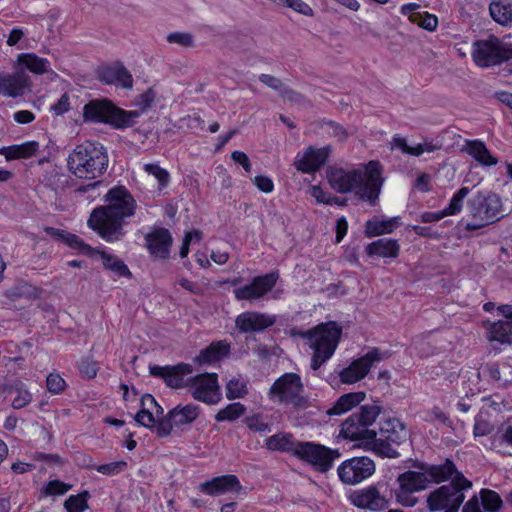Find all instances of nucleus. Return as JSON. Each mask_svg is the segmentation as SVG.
Returning a JSON list of instances; mask_svg holds the SVG:
<instances>
[{
    "instance_id": "f257e3e1",
    "label": "nucleus",
    "mask_w": 512,
    "mask_h": 512,
    "mask_svg": "<svg viewBox=\"0 0 512 512\" xmlns=\"http://www.w3.org/2000/svg\"><path fill=\"white\" fill-rule=\"evenodd\" d=\"M327 177L335 191L353 192L371 203L378 198L382 186L381 165L376 161H370L363 169H330Z\"/></svg>"
},
{
    "instance_id": "f03ea898",
    "label": "nucleus",
    "mask_w": 512,
    "mask_h": 512,
    "mask_svg": "<svg viewBox=\"0 0 512 512\" xmlns=\"http://www.w3.org/2000/svg\"><path fill=\"white\" fill-rule=\"evenodd\" d=\"M108 155L103 145L86 141L77 145L67 158L68 170L77 178L92 180L107 169Z\"/></svg>"
},
{
    "instance_id": "7ed1b4c3",
    "label": "nucleus",
    "mask_w": 512,
    "mask_h": 512,
    "mask_svg": "<svg viewBox=\"0 0 512 512\" xmlns=\"http://www.w3.org/2000/svg\"><path fill=\"white\" fill-rule=\"evenodd\" d=\"M447 480H451V483L442 485L427 495L426 504L430 512L458 511L465 499L464 491L472 487L471 481L455 467Z\"/></svg>"
},
{
    "instance_id": "20e7f679",
    "label": "nucleus",
    "mask_w": 512,
    "mask_h": 512,
    "mask_svg": "<svg viewBox=\"0 0 512 512\" xmlns=\"http://www.w3.org/2000/svg\"><path fill=\"white\" fill-rule=\"evenodd\" d=\"M105 199L107 205L94 209L87 224H117L135 212V200L123 186L110 189Z\"/></svg>"
},
{
    "instance_id": "39448f33",
    "label": "nucleus",
    "mask_w": 512,
    "mask_h": 512,
    "mask_svg": "<svg viewBox=\"0 0 512 512\" xmlns=\"http://www.w3.org/2000/svg\"><path fill=\"white\" fill-rule=\"evenodd\" d=\"M342 335V327L334 322L317 325L307 332L310 347L313 349L311 368L317 370L335 353Z\"/></svg>"
},
{
    "instance_id": "423d86ee",
    "label": "nucleus",
    "mask_w": 512,
    "mask_h": 512,
    "mask_svg": "<svg viewBox=\"0 0 512 512\" xmlns=\"http://www.w3.org/2000/svg\"><path fill=\"white\" fill-rule=\"evenodd\" d=\"M83 120L88 123H105L116 129L131 126L139 117L137 111H125L109 100H92L83 107Z\"/></svg>"
},
{
    "instance_id": "0eeeda50",
    "label": "nucleus",
    "mask_w": 512,
    "mask_h": 512,
    "mask_svg": "<svg viewBox=\"0 0 512 512\" xmlns=\"http://www.w3.org/2000/svg\"><path fill=\"white\" fill-rule=\"evenodd\" d=\"M268 397L273 402L287 406L304 408L309 404V398L301 377L296 373H285L270 387Z\"/></svg>"
},
{
    "instance_id": "6e6552de",
    "label": "nucleus",
    "mask_w": 512,
    "mask_h": 512,
    "mask_svg": "<svg viewBox=\"0 0 512 512\" xmlns=\"http://www.w3.org/2000/svg\"><path fill=\"white\" fill-rule=\"evenodd\" d=\"M454 471L453 462L441 465H423L419 470H408L398 475L397 484H403L415 493L425 490L430 483L446 481Z\"/></svg>"
},
{
    "instance_id": "1a4fd4ad",
    "label": "nucleus",
    "mask_w": 512,
    "mask_h": 512,
    "mask_svg": "<svg viewBox=\"0 0 512 512\" xmlns=\"http://www.w3.org/2000/svg\"><path fill=\"white\" fill-rule=\"evenodd\" d=\"M472 58L475 64L486 68L501 64L512 58V46L502 42L497 37L478 40L472 46Z\"/></svg>"
},
{
    "instance_id": "9d476101",
    "label": "nucleus",
    "mask_w": 512,
    "mask_h": 512,
    "mask_svg": "<svg viewBox=\"0 0 512 512\" xmlns=\"http://www.w3.org/2000/svg\"><path fill=\"white\" fill-rule=\"evenodd\" d=\"M340 433L345 439L358 441L360 447L377 455H389L391 452L388 446L377 442L374 429L366 427L351 416L342 423Z\"/></svg>"
},
{
    "instance_id": "9b49d317",
    "label": "nucleus",
    "mask_w": 512,
    "mask_h": 512,
    "mask_svg": "<svg viewBox=\"0 0 512 512\" xmlns=\"http://www.w3.org/2000/svg\"><path fill=\"white\" fill-rule=\"evenodd\" d=\"M296 457L311 464L319 472L329 471L334 461L340 457L337 449L333 450L314 442H300L296 450Z\"/></svg>"
},
{
    "instance_id": "f8f14e48",
    "label": "nucleus",
    "mask_w": 512,
    "mask_h": 512,
    "mask_svg": "<svg viewBox=\"0 0 512 512\" xmlns=\"http://www.w3.org/2000/svg\"><path fill=\"white\" fill-rule=\"evenodd\" d=\"M376 470L374 461L367 457H352L343 461L337 468L341 482L356 485L370 478Z\"/></svg>"
},
{
    "instance_id": "ddd939ff",
    "label": "nucleus",
    "mask_w": 512,
    "mask_h": 512,
    "mask_svg": "<svg viewBox=\"0 0 512 512\" xmlns=\"http://www.w3.org/2000/svg\"><path fill=\"white\" fill-rule=\"evenodd\" d=\"M200 414V407L193 403L177 405L157 425V434L168 436L174 428L180 429L190 425Z\"/></svg>"
},
{
    "instance_id": "4468645a",
    "label": "nucleus",
    "mask_w": 512,
    "mask_h": 512,
    "mask_svg": "<svg viewBox=\"0 0 512 512\" xmlns=\"http://www.w3.org/2000/svg\"><path fill=\"white\" fill-rule=\"evenodd\" d=\"M188 392L200 402L213 405L221 400L218 377L215 373H204L192 376Z\"/></svg>"
},
{
    "instance_id": "2eb2a0df",
    "label": "nucleus",
    "mask_w": 512,
    "mask_h": 512,
    "mask_svg": "<svg viewBox=\"0 0 512 512\" xmlns=\"http://www.w3.org/2000/svg\"><path fill=\"white\" fill-rule=\"evenodd\" d=\"M383 485H370L355 491L351 496V503L362 509L381 511L386 509L390 500L385 494Z\"/></svg>"
},
{
    "instance_id": "dca6fc26",
    "label": "nucleus",
    "mask_w": 512,
    "mask_h": 512,
    "mask_svg": "<svg viewBox=\"0 0 512 512\" xmlns=\"http://www.w3.org/2000/svg\"><path fill=\"white\" fill-rule=\"evenodd\" d=\"M382 357L377 349L368 351L365 355L353 360L347 367L339 372V378L344 384H355L366 377L371 367L381 361Z\"/></svg>"
},
{
    "instance_id": "f3484780",
    "label": "nucleus",
    "mask_w": 512,
    "mask_h": 512,
    "mask_svg": "<svg viewBox=\"0 0 512 512\" xmlns=\"http://www.w3.org/2000/svg\"><path fill=\"white\" fill-rule=\"evenodd\" d=\"M408 437V431L405 425L396 418H388L380 422L379 433L376 432L377 442L388 446L391 450L389 455L382 457L395 458L398 452L392 447V444L399 445Z\"/></svg>"
},
{
    "instance_id": "a211bd4d",
    "label": "nucleus",
    "mask_w": 512,
    "mask_h": 512,
    "mask_svg": "<svg viewBox=\"0 0 512 512\" xmlns=\"http://www.w3.org/2000/svg\"><path fill=\"white\" fill-rule=\"evenodd\" d=\"M193 369L189 364L181 363L176 366H151L150 374L161 377L171 388H189Z\"/></svg>"
},
{
    "instance_id": "6ab92c4d",
    "label": "nucleus",
    "mask_w": 512,
    "mask_h": 512,
    "mask_svg": "<svg viewBox=\"0 0 512 512\" xmlns=\"http://www.w3.org/2000/svg\"><path fill=\"white\" fill-rule=\"evenodd\" d=\"M145 248L150 256L158 260L170 258L173 237L168 229L154 227L150 232L145 233Z\"/></svg>"
},
{
    "instance_id": "aec40b11",
    "label": "nucleus",
    "mask_w": 512,
    "mask_h": 512,
    "mask_svg": "<svg viewBox=\"0 0 512 512\" xmlns=\"http://www.w3.org/2000/svg\"><path fill=\"white\" fill-rule=\"evenodd\" d=\"M97 77L102 83L113 85L117 88L131 89L133 87L131 73L120 62L99 67Z\"/></svg>"
},
{
    "instance_id": "412c9836",
    "label": "nucleus",
    "mask_w": 512,
    "mask_h": 512,
    "mask_svg": "<svg viewBox=\"0 0 512 512\" xmlns=\"http://www.w3.org/2000/svg\"><path fill=\"white\" fill-rule=\"evenodd\" d=\"M330 147H308L304 152L298 153L294 165L303 173H311L320 169L328 159Z\"/></svg>"
},
{
    "instance_id": "4be33fe9",
    "label": "nucleus",
    "mask_w": 512,
    "mask_h": 512,
    "mask_svg": "<svg viewBox=\"0 0 512 512\" xmlns=\"http://www.w3.org/2000/svg\"><path fill=\"white\" fill-rule=\"evenodd\" d=\"M277 278L278 275L275 273L257 277L251 284L235 289V297L239 300H256L271 290Z\"/></svg>"
},
{
    "instance_id": "5701e85b",
    "label": "nucleus",
    "mask_w": 512,
    "mask_h": 512,
    "mask_svg": "<svg viewBox=\"0 0 512 512\" xmlns=\"http://www.w3.org/2000/svg\"><path fill=\"white\" fill-rule=\"evenodd\" d=\"M163 408L157 403L151 394H145L141 398V409L135 415L136 422L146 428H155L162 420Z\"/></svg>"
},
{
    "instance_id": "b1692460",
    "label": "nucleus",
    "mask_w": 512,
    "mask_h": 512,
    "mask_svg": "<svg viewBox=\"0 0 512 512\" xmlns=\"http://www.w3.org/2000/svg\"><path fill=\"white\" fill-rule=\"evenodd\" d=\"M242 486L235 475L214 477L200 484L199 490L209 496H220L230 492H239Z\"/></svg>"
},
{
    "instance_id": "393cba45",
    "label": "nucleus",
    "mask_w": 512,
    "mask_h": 512,
    "mask_svg": "<svg viewBox=\"0 0 512 512\" xmlns=\"http://www.w3.org/2000/svg\"><path fill=\"white\" fill-rule=\"evenodd\" d=\"M470 193V188L462 187L453 194L449 204L442 210L424 212L420 215V221L424 223L438 222L445 216L457 215L461 212L464 199Z\"/></svg>"
},
{
    "instance_id": "a878e982",
    "label": "nucleus",
    "mask_w": 512,
    "mask_h": 512,
    "mask_svg": "<svg viewBox=\"0 0 512 512\" xmlns=\"http://www.w3.org/2000/svg\"><path fill=\"white\" fill-rule=\"evenodd\" d=\"M13 67L16 72L25 73L27 70L36 75H42L51 70V64L48 59L32 52L18 54Z\"/></svg>"
},
{
    "instance_id": "bb28decb",
    "label": "nucleus",
    "mask_w": 512,
    "mask_h": 512,
    "mask_svg": "<svg viewBox=\"0 0 512 512\" xmlns=\"http://www.w3.org/2000/svg\"><path fill=\"white\" fill-rule=\"evenodd\" d=\"M29 85V77L23 72L12 74L0 73V95L4 97H18L23 94Z\"/></svg>"
},
{
    "instance_id": "cd10ccee",
    "label": "nucleus",
    "mask_w": 512,
    "mask_h": 512,
    "mask_svg": "<svg viewBox=\"0 0 512 512\" xmlns=\"http://www.w3.org/2000/svg\"><path fill=\"white\" fill-rule=\"evenodd\" d=\"M235 322L239 331L247 333L261 331L272 326L275 318L257 312H244L236 318Z\"/></svg>"
},
{
    "instance_id": "c85d7f7f",
    "label": "nucleus",
    "mask_w": 512,
    "mask_h": 512,
    "mask_svg": "<svg viewBox=\"0 0 512 512\" xmlns=\"http://www.w3.org/2000/svg\"><path fill=\"white\" fill-rule=\"evenodd\" d=\"M392 149H399L404 154H408L411 156H421L423 153H432L441 148V145L435 143L433 139L426 138L423 143L416 144L414 146H410L407 143L406 138L401 136H394L391 142Z\"/></svg>"
},
{
    "instance_id": "c756f323",
    "label": "nucleus",
    "mask_w": 512,
    "mask_h": 512,
    "mask_svg": "<svg viewBox=\"0 0 512 512\" xmlns=\"http://www.w3.org/2000/svg\"><path fill=\"white\" fill-rule=\"evenodd\" d=\"M462 151L471 156L481 166L490 167L498 163L497 157L491 154L486 144L481 140H467Z\"/></svg>"
},
{
    "instance_id": "7c9ffc66",
    "label": "nucleus",
    "mask_w": 512,
    "mask_h": 512,
    "mask_svg": "<svg viewBox=\"0 0 512 512\" xmlns=\"http://www.w3.org/2000/svg\"><path fill=\"white\" fill-rule=\"evenodd\" d=\"M40 145L37 141H25L21 144L0 147V155L7 161L30 158L39 151Z\"/></svg>"
},
{
    "instance_id": "2f4dec72",
    "label": "nucleus",
    "mask_w": 512,
    "mask_h": 512,
    "mask_svg": "<svg viewBox=\"0 0 512 512\" xmlns=\"http://www.w3.org/2000/svg\"><path fill=\"white\" fill-rule=\"evenodd\" d=\"M399 244L397 240L390 238H381L371 242L366 247V253L370 257L396 258L399 254Z\"/></svg>"
},
{
    "instance_id": "473e14b6",
    "label": "nucleus",
    "mask_w": 512,
    "mask_h": 512,
    "mask_svg": "<svg viewBox=\"0 0 512 512\" xmlns=\"http://www.w3.org/2000/svg\"><path fill=\"white\" fill-rule=\"evenodd\" d=\"M46 231L49 235L54 237L56 240L63 242L68 247L77 250L83 254H91L92 248L85 244L77 235L71 234L65 230L58 229L52 226H48Z\"/></svg>"
},
{
    "instance_id": "72a5a7b5",
    "label": "nucleus",
    "mask_w": 512,
    "mask_h": 512,
    "mask_svg": "<svg viewBox=\"0 0 512 512\" xmlns=\"http://www.w3.org/2000/svg\"><path fill=\"white\" fill-rule=\"evenodd\" d=\"M366 393L363 391L351 392L344 394L338 398L335 404L327 411L328 415H342L352 410L354 407L363 402Z\"/></svg>"
},
{
    "instance_id": "f704fd0d",
    "label": "nucleus",
    "mask_w": 512,
    "mask_h": 512,
    "mask_svg": "<svg viewBox=\"0 0 512 512\" xmlns=\"http://www.w3.org/2000/svg\"><path fill=\"white\" fill-rule=\"evenodd\" d=\"M298 443L291 434L280 432L268 437L265 446L271 451L286 452L296 456Z\"/></svg>"
},
{
    "instance_id": "c9c22d12",
    "label": "nucleus",
    "mask_w": 512,
    "mask_h": 512,
    "mask_svg": "<svg viewBox=\"0 0 512 512\" xmlns=\"http://www.w3.org/2000/svg\"><path fill=\"white\" fill-rule=\"evenodd\" d=\"M487 338L491 342L512 344V321L499 320L489 325Z\"/></svg>"
},
{
    "instance_id": "e433bc0d",
    "label": "nucleus",
    "mask_w": 512,
    "mask_h": 512,
    "mask_svg": "<svg viewBox=\"0 0 512 512\" xmlns=\"http://www.w3.org/2000/svg\"><path fill=\"white\" fill-rule=\"evenodd\" d=\"M490 15L495 22L504 26L512 25V5L510 2L497 0L489 6Z\"/></svg>"
},
{
    "instance_id": "4c0bfd02",
    "label": "nucleus",
    "mask_w": 512,
    "mask_h": 512,
    "mask_svg": "<svg viewBox=\"0 0 512 512\" xmlns=\"http://www.w3.org/2000/svg\"><path fill=\"white\" fill-rule=\"evenodd\" d=\"M229 353V345L223 341L212 343L196 357L200 364H211Z\"/></svg>"
},
{
    "instance_id": "58836bf2",
    "label": "nucleus",
    "mask_w": 512,
    "mask_h": 512,
    "mask_svg": "<svg viewBox=\"0 0 512 512\" xmlns=\"http://www.w3.org/2000/svg\"><path fill=\"white\" fill-rule=\"evenodd\" d=\"M248 393V382L243 377H233L226 384V397L229 400L243 398Z\"/></svg>"
},
{
    "instance_id": "ea45409f",
    "label": "nucleus",
    "mask_w": 512,
    "mask_h": 512,
    "mask_svg": "<svg viewBox=\"0 0 512 512\" xmlns=\"http://www.w3.org/2000/svg\"><path fill=\"white\" fill-rule=\"evenodd\" d=\"M380 412L381 408L377 405H363L360 410L352 414L351 417L356 418L366 427L371 428L380 415Z\"/></svg>"
},
{
    "instance_id": "a19ab883",
    "label": "nucleus",
    "mask_w": 512,
    "mask_h": 512,
    "mask_svg": "<svg viewBox=\"0 0 512 512\" xmlns=\"http://www.w3.org/2000/svg\"><path fill=\"white\" fill-rule=\"evenodd\" d=\"M397 504L404 507H414L418 503V497L415 492L407 488L403 484H397V487L392 491Z\"/></svg>"
},
{
    "instance_id": "79ce46f5",
    "label": "nucleus",
    "mask_w": 512,
    "mask_h": 512,
    "mask_svg": "<svg viewBox=\"0 0 512 512\" xmlns=\"http://www.w3.org/2000/svg\"><path fill=\"white\" fill-rule=\"evenodd\" d=\"M101 259L104 267L114 272L117 276L129 277L131 275L127 265L118 257L106 253H101Z\"/></svg>"
},
{
    "instance_id": "37998d69",
    "label": "nucleus",
    "mask_w": 512,
    "mask_h": 512,
    "mask_svg": "<svg viewBox=\"0 0 512 512\" xmlns=\"http://www.w3.org/2000/svg\"><path fill=\"white\" fill-rule=\"evenodd\" d=\"M143 170L158 181V188L160 190L167 187L170 180V174L166 169L160 167L156 163H148L143 165Z\"/></svg>"
},
{
    "instance_id": "c03bdc74",
    "label": "nucleus",
    "mask_w": 512,
    "mask_h": 512,
    "mask_svg": "<svg viewBox=\"0 0 512 512\" xmlns=\"http://www.w3.org/2000/svg\"><path fill=\"white\" fill-rule=\"evenodd\" d=\"M71 488L72 486L70 484L64 483L60 480H51L41 488L40 493L43 497L62 496Z\"/></svg>"
},
{
    "instance_id": "a18cd8bd",
    "label": "nucleus",
    "mask_w": 512,
    "mask_h": 512,
    "mask_svg": "<svg viewBox=\"0 0 512 512\" xmlns=\"http://www.w3.org/2000/svg\"><path fill=\"white\" fill-rule=\"evenodd\" d=\"M410 22L417 24L419 27L433 32L437 29L438 18L429 12H421L410 16Z\"/></svg>"
},
{
    "instance_id": "49530a36",
    "label": "nucleus",
    "mask_w": 512,
    "mask_h": 512,
    "mask_svg": "<svg viewBox=\"0 0 512 512\" xmlns=\"http://www.w3.org/2000/svg\"><path fill=\"white\" fill-rule=\"evenodd\" d=\"M245 411L244 406L239 403L235 402L232 404L227 405L225 408L221 409L215 416V419L218 422L223 421H233L239 418Z\"/></svg>"
},
{
    "instance_id": "de8ad7c7",
    "label": "nucleus",
    "mask_w": 512,
    "mask_h": 512,
    "mask_svg": "<svg viewBox=\"0 0 512 512\" xmlns=\"http://www.w3.org/2000/svg\"><path fill=\"white\" fill-rule=\"evenodd\" d=\"M91 227L106 242L118 241L124 235L122 226H91Z\"/></svg>"
},
{
    "instance_id": "09e8293b",
    "label": "nucleus",
    "mask_w": 512,
    "mask_h": 512,
    "mask_svg": "<svg viewBox=\"0 0 512 512\" xmlns=\"http://www.w3.org/2000/svg\"><path fill=\"white\" fill-rule=\"evenodd\" d=\"M88 492L84 491L77 495H71L64 503L67 512H84L88 509Z\"/></svg>"
},
{
    "instance_id": "8fccbe9b",
    "label": "nucleus",
    "mask_w": 512,
    "mask_h": 512,
    "mask_svg": "<svg viewBox=\"0 0 512 512\" xmlns=\"http://www.w3.org/2000/svg\"><path fill=\"white\" fill-rule=\"evenodd\" d=\"M480 496L483 507L488 512H494L498 510L502 505V499L495 491L482 489Z\"/></svg>"
},
{
    "instance_id": "3c124183",
    "label": "nucleus",
    "mask_w": 512,
    "mask_h": 512,
    "mask_svg": "<svg viewBox=\"0 0 512 512\" xmlns=\"http://www.w3.org/2000/svg\"><path fill=\"white\" fill-rule=\"evenodd\" d=\"M484 213L487 217L498 218L502 213V201L496 194H490L484 199Z\"/></svg>"
},
{
    "instance_id": "603ef678",
    "label": "nucleus",
    "mask_w": 512,
    "mask_h": 512,
    "mask_svg": "<svg viewBox=\"0 0 512 512\" xmlns=\"http://www.w3.org/2000/svg\"><path fill=\"white\" fill-rule=\"evenodd\" d=\"M92 468L103 475L114 476L120 474L127 468V462L120 460L107 464L94 465Z\"/></svg>"
},
{
    "instance_id": "864d4df0",
    "label": "nucleus",
    "mask_w": 512,
    "mask_h": 512,
    "mask_svg": "<svg viewBox=\"0 0 512 512\" xmlns=\"http://www.w3.org/2000/svg\"><path fill=\"white\" fill-rule=\"evenodd\" d=\"M247 427L258 433H268L271 431V426L269 423L263 421L260 415H253L251 417L246 418L245 420Z\"/></svg>"
},
{
    "instance_id": "5fc2aeb1",
    "label": "nucleus",
    "mask_w": 512,
    "mask_h": 512,
    "mask_svg": "<svg viewBox=\"0 0 512 512\" xmlns=\"http://www.w3.org/2000/svg\"><path fill=\"white\" fill-rule=\"evenodd\" d=\"M46 383L48 391L54 394L60 393L66 386L65 380L57 373H50Z\"/></svg>"
},
{
    "instance_id": "6e6d98bb",
    "label": "nucleus",
    "mask_w": 512,
    "mask_h": 512,
    "mask_svg": "<svg viewBox=\"0 0 512 512\" xmlns=\"http://www.w3.org/2000/svg\"><path fill=\"white\" fill-rule=\"evenodd\" d=\"M167 41L169 43L178 44L184 47H190L193 45V37L191 34L186 32H173L168 34Z\"/></svg>"
},
{
    "instance_id": "4d7b16f0",
    "label": "nucleus",
    "mask_w": 512,
    "mask_h": 512,
    "mask_svg": "<svg viewBox=\"0 0 512 512\" xmlns=\"http://www.w3.org/2000/svg\"><path fill=\"white\" fill-rule=\"evenodd\" d=\"M201 234L197 230L189 231L185 234L182 246L180 248V257L185 258L189 254V246L191 243L199 242Z\"/></svg>"
},
{
    "instance_id": "13d9d810",
    "label": "nucleus",
    "mask_w": 512,
    "mask_h": 512,
    "mask_svg": "<svg viewBox=\"0 0 512 512\" xmlns=\"http://www.w3.org/2000/svg\"><path fill=\"white\" fill-rule=\"evenodd\" d=\"M33 288L31 285H28L27 283L19 284L11 289H9L6 293L7 297L11 299L21 298V297H28L32 295Z\"/></svg>"
},
{
    "instance_id": "bf43d9fd",
    "label": "nucleus",
    "mask_w": 512,
    "mask_h": 512,
    "mask_svg": "<svg viewBox=\"0 0 512 512\" xmlns=\"http://www.w3.org/2000/svg\"><path fill=\"white\" fill-rule=\"evenodd\" d=\"M17 395L12 400V406L15 409H21L32 401V394L24 388L17 389Z\"/></svg>"
},
{
    "instance_id": "052dcab7",
    "label": "nucleus",
    "mask_w": 512,
    "mask_h": 512,
    "mask_svg": "<svg viewBox=\"0 0 512 512\" xmlns=\"http://www.w3.org/2000/svg\"><path fill=\"white\" fill-rule=\"evenodd\" d=\"M71 108L70 98L67 94H63L56 103L51 105L50 111L57 116L63 115Z\"/></svg>"
},
{
    "instance_id": "680f3d73",
    "label": "nucleus",
    "mask_w": 512,
    "mask_h": 512,
    "mask_svg": "<svg viewBox=\"0 0 512 512\" xmlns=\"http://www.w3.org/2000/svg\"><path fill=\"white\" fill-rule=\"evenodd\" d=\"M79 370L83 376L92 379L97 375L98 365L93 360L84 359L79 364Z\"/></svg>"
},
{
    "instance_id": "e2e57ef3",
    "label": "nucleus",
    "mask_w": 512,
    "mask_h": 512,
    "mask_svg": "<svg viewBox=\"0 0 512 512\" xmlns=\"http://www.w3.org/2000/svg\"><path fill=\"white\" fill-rule=\"evenodd\" d=\"M326 132L338 141H344L348 137L347 131L335 122H328L326 124Z\"/></svg>"
},
{
    "instance_id": "0e129e2a",
    "label": "nucleus",
    "mask_w": 512,
    "mask_h": 512,
    "mask_svg": "<svg viewBox=\"0 0 512 512\" xmlns=\"http://www.w3.org/2000/svg\"><path fill=\"white\" fill-rule=\"evenodd\" d=\"M254 185L264 193H271L274 190V183L268 176L258 175L253 180Z\"/></svg>"
},
{
    "instance_id": "69168bd1",
    "label": "nucleus",
    "mask_w": 512,
    "mask_h": 512,
    "mask_svg": "<svg viewBox=\"0 0 512 512\" xmlns=\"http://www.w3.org/2000/svg\"><path fill=\"white\" fill-rule=\"evenodd\" d=\"M231 158L233 161L240 164L247 173L251 172L252 165L250 163L248 156L244 152L234 151L231 154Z\"/></svg>"
},
{
    "instance_id": "338daca9",
    "label": "nucleus",
    "mask_w": 512,
    "mask_h": 512,
    "mask_svg": "<svg viewBox=\"0 0 512 512\" xmlns=\"http://www.w3.org/2000/svg\"><path fill=\"white\" fill-rule=\"evenodd\" d=\"M13 119L19 124H29L35 120V115L29 110H19L13 114Z\"/></svg>"
},
{
    "instance_id": "774afa93",
    "label": "nucleus",
    "mask_w": 512,
    "mask_h": 512,
    "mask_svg": "<svg viewBox=\"0 0 512 512\" xmlns=\"http://www.w3.org/2000/svg\"><path fill=\"white\" fill-rule=\"evenodd\" d=\"M259 80L266 86H268L276 91H282L283 85H282L281 81L272 75L261 74L259 76Z\"/></svg>"
}]
</instances>
